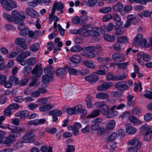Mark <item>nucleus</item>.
<instances>
[{"label":"nucleus","instance_id":"obj_3","mask_svg":"<svg viewBox=\"0 0 152 152\" xmlns=\"http://www.w3.org/2000/svg\"><path fill=\"white\" fill-rule=\"evenodd\" d=\"M129 143L131 146L128 148V152H136L140 150L141 143L138 139H132L129 142Z\"/></svg>","mask_w":152,"mask_h":152},{"label":"nucleus","instance_id":"obj_16","mask_svg":"<svg viewBox=\"0 0 152 152\" xmlns=\"http://www.w3.org/2000/svg\"><path fill=\"white\" fill-rule=\"evenodd\" d=\"M15 42L16 44L20 45L22 48L24 49H28L27 44L26 42L25 39L21 38H17L15 39Z\"/></svg>","mask_w":152,"mask_h":152},{"label":"nucleus","instance_id":"obj_7","mask_svg":"<svg viewBox=\"0 0 152 152\" xmlns=\"http://www.w3.org/2000/svg\"><path fill=\"white\" fill-rule=\"evenodd\" d=\"M44 71L46 75H43L42 76V81L45 83H48L50 79L52 77L53 71L52 69L48 67H45L44 68Z\"/></svg>","mask_w":152,"mask_h":152},{"label":"nucleus","instance_id":"obj_64","mask_svg":"<svg viewBox=\"0 0 152 152\" xmlns=\"http://www.w3.org/2000/svg\"><path fill=\"white\" fill-rule=\"evenodd\" d=\"M55 43L56 45L59 47H61L63 46V43L62 42L60 41V39L58 38H56L54 40Z\"/></svg>","mask_w":152,"mask_h":152},{"label":"nucleus","instance_id":"obj_18","mask_svg":"<svg viewBox=\"0 0 152 152\" xmlns=\"http://www.w3.org/2000/svg\"><path fill=\"white\" fill-rule=\"evenodd\" d=\"M29 112L26 110L22 111H19L16 113L15 114V117H19L21 118H24L27 117L29 115Z\"/></svg>","mask_w":152,"mask_h":152},{"label":"nucleus","instance_id":"obj_13","mask_svg":"<svg viewBox=\"0 0 152 152\" xmlns=\"http://www.w3.org/2000/svg\"><path fill=\"white\" fill-rule=\"evenodd\" d=\"M46 121L45 119H37L33 120H29L27 122L28 125H34L35 126H38L43 124Z\"/></svg>","mask_w":152,"mask_h":152},{"label":"nucleus","instance_id":"obj_2","mask_svg":"<svg viewBox=\"0 0 152 152\" xmlns=\"http://www.w3.org/2000/svg\"><path fill=\"white\" fill-rule=\"evenodd\" d=\"M140 132L144 137V140L148 141L149 139H152V126L145 124L142 125L140 128Z\"/></svg>","mask_w":152,"mask_h":152},{"label":"nucleus","instance_id":"obj_29","mask_svg":"<svg viewBox=\"0 0 152 152\" xmlns=\"http://www.w3.org/2000/svg\"><path fill=\"white\" fill-rule=\"evenodd\" d=\"M84 64L86 66L91 69L95 68L94 61L91 60H86L84 61Z\"/></svg>","mask_w":152,"mask_h":152},{"label":"nucleus","instance_id":"obj_48","mask_svg":"<svg viewBox=\"0 0 152 152\" xmlns=\"http://www.w3.org/2000/svg\"><path fill=\"white\" fill-rule=\"evenodd\" d=\"M7 80V77L6 75L0 73V84L3 85Z\"/></svg>","mask_w":152,"mask_h":152},{"label":"nucleus","instance_id":"obj_47","mask_svg":"<svg viewBox=\"0 0 152 152\" xmlns=\"http://www.w3.org/2000/svg\"><path fill=\"white\" fill-rule=\"evenodd\" d=\"M98 60L100 63L105 64H107L111 60L110 59L108 58H105L102 57L98 58Z\"/></svg>","mask_w":152,"mask_h":152},{"label":"nucleus","instance_id":"obj_59","mask_svg":"<svg viewBox=\"0 0 152 152\" xmlns=\"http://www.w3.org/2000/svg\"><path fill=\"white\" fill-rule=\"evenodd\" d=\"M97 1V0H88L87 4L89 6L93 7L96 4Z\"/></svg>","mask_w":152,"mask_h":152},{"label":"nucleus","instance_id":"obj_11","mask_svg":"<svg viewBox=\"0 0 152 152\" xmlns=\"http://www.w3.org/2000/svg\"><path fill=\"white\" fill-rule=\"evenodd\" d=\"M99 31L102 34L104 33V30L103 29L97 27H94L92 28V30L89 31V33L91 36L96 37L99 35Z\"/></svg>","mask_w":152,"mask_h":152},{"label":"nucleus","instance_id":"obj_56","mask_svg":"<svg viewBox=\"0 0 152 152\" xmlns=\"http://www.w3.org/2000/svg\"><path fill=\"white\" fill-rule=\"evenodd\" d=\"M128 62H125L122 63L117 64V66L119 68L124 69L128 65Z\"/></svg>","mask_w":152,"mask_h":152},{"label":"nucleus","instance_id":"obj_17","mask_svg":"<svg viewBox=\"0 0 152 152\" xmlns=\"http://www.w3.org/2000/svg\"><path fill=\"white\" fill-rule=\"evenodd\" d=\"M99 69L97 70L95 74L99 75H103L106 74V72L109 70L108 66L105 65H99Z\"/></svg>","mask_w":152,"mask_h":152},{"label":"nucleus","instance_id":"obj_4","mask_svg":"<svg viewBox=\"0 0 152 152\" xmlns=\"http://www.w3.org/2000/svg\"><path fill=\"white\" fill-rule=\"evenodd\" d=\"M95 46H90L86 47L83 49L81 55L86 57L93 58L95 56V54L93 53L95 50Z\"/></svg>","mask_w":152,"mask_h":152},{"label":"nucleus","instance_id":"obj_39","mask_svg":"<svg viewBox=\"0 0 152 152\" xmlns=\"http://www.w3.org/2000/svg\"><path fill=\"white\" fill-rule=\"evenodd\" d=\"M91 129L94 131H104V129L103 127H100L98 124H94L92 125L91 127Z\"/></svg>","mask_w":152,"mask_h":152},{"label":"nucleus","instance_id":"obj_57","mask_svg":"<svg viewBox=\"0 0 152 152\" xmlns=\"http://www.w3.org/2000/svg\"><path fill=\"white\" fill-rule=\"evenodd\" d=\"M126 77L127 75L125 73L118 75H116V80H121L124 79L126 78Z\"/></svg>","mask_w":152,"mask_h":152},{"label":"nucleus","instance_id":"obj_19","mask_svg":"<svg viewBox=\"0 0 152 152\" xmlns=\"http://www.w3.org/2000/svg\"><path fill=\"white\" fill-rule=\"evenodd\" d=\"M42 70L41 67L36 65L31 71L32 73L36 77H40L42 74Z\"/></svg>","mask_w":152,"mask_h":152},{"label":"nucleus","instance_id":"obj_15","mask_svg":"<svg viewBox=\"0 0 152 152\" xmlns=\"http://www.w3.org/2000/svg\"><path fill=\"white\" fill-rule=\"evenodd\" d=\"M81 107V105H78L73 108L67 109L66 112L69 115L76 114L78 113Z\"/></svg>","mask_w":152,"mask_h":152},{"label":"nucleus","instance_id":"obj_50","mask_svg":"<svg viewBox=\"0 0 152 152\" xmlns=\"http://www.w3.org/2000/svg\"><path fill=\"white\" fill-rule=\"evenodd\" d=\"M39 45L38 43H36L32 45L30 48L31 50L35 51L38 50L39 48Z\"/></svg>","mask_w":152,"mask_h":152},{"label":"nucleus","instance_id":"obj_20","mask_svg":"<svg viewBox=\"0 0 152 152\" xmlns=\"http://www.w3.org/2000/svg\"><path fill=\"white\" fill-rule=\"evenodd\" d=\"M113 84L111 82L104 83L101 86H98L97 89L99 91H104L108 89Z\"/></svg>","mask_w":152,"mask_h":152},{"label":"nucleus","instance_id":"obj_43","mask_svg":"<svg viewBox=\"0 0 152 152\" xmlns=\"http://www.w3.org/2000/svg\"><path fill=\"white\" fill-rule=\"evenodd\" d=\"M48 101V99L45 97L41 98L39 99L37 101V102L40 105H42L46 104Z\"/></svg>","mask_w":152,"mask_h":152},{"label":"nucleus","instance_id":"obj_33","mask_svg":"<svg viewBox=\"0 0 152 152\" xmlns=\"http://www.w3.org/2000/svg\"><path fill=\"white\" fill-rule=\"evenodd\" d=\"M66 69L70 75H77L80 73L79 71L72 68L67 67Z\"/></svg>","mask_w":152,"mask_h":152},{"label":"nucleus","instance_id":"obj_23","mask_svg":"<svg viewBox=\"0 0 152 152\" xmlns=\"http://www.w3.org/2000/svg\"><path fill=\"white\" fill-rule=\"evenodd\" d=\"M115 87L121 91H125L129 88V86L128 85L121 82L116 83L115 85Z\"/></svg>","mask_w":152,"mask_h":152},{"label":"nucleus","instance_id":"obj_52","mask_svg":"<svg viewBox=\"0 0 152 152\" xmlns=\"http://www.w3.org/2000/svg\"><path fill=\"white\" fill-rule=\"evenodd\" d=\"M112 9L110 7H104L100 10V11L103 13H107L110 12Z\"/></svg>","mask_w":152,"mask_h":152},{"label":"nucleus","instance_id":"obj_14","mask_svg":"<svg viewBox=\"0 0 152 152\" xmlns=\"http://www.w3.org/2000/svg\"><path fill=\"white\" fill-rule=\"evenodd\" d=\"M12 17L13 18L14 21L18 22L19 20H24L25 17L21 15L20 13L17 11L13 10L12 12Z\"/></svg>","mask_w":152,"mask_h":152},{"label":"nucleus","instance_id":"obj_12","mask_svg":"<svg viewBox=\"0 0 152 152\" xmlns=\"http://www.w3.org/2000/svg\"><path fill=\"white\" fill-rule=\"evenodd\" d=\"M46 121L45 119H37L33 120H29L27 122L28 125H34L35 126H38L43 124Z\"/></svg>","mask_w":152,"mask_h":152},{"label":"nucleus","instance_id":"obj_28","mask_svg":"<svg viewBox=\"0 0 152 152\" xmlns=\"http://www.w3.org/2000/svg\"><path fill=\"white\" fill-rule=\"evenodd\" d=\"M96 97L97 99H103L107 98L109 97V95L106 93L101 92L97 94H96Z\"/></svg>","mask_w":152,"mask_h":152},{"label":"nucleus","instance_id":"obj_60","mask_svg":"<svg viewBox=\"0 0 152 152\" xmlns=\"http://www.w3.org/2000/svg\"><path fill=\"white\" fill-rule=\"evenodd\" d=\"M45 130L51 134L55 133L56 131V129L54 128H47Z\"/></svg>","mask_w":152,"mask_h":152},{"label":"nucleus","instance_id":"obj_9","mask_svg":"<svg viewBox=\"0 0 152 152\" xmlns=\"http://www.w3.org/2000/svg\"><path fill=\"white\" fill-rule=\"evenodd\" d=\"M2 5L5 10L7 11H10L13 8H15L17 7L15 2L11 0H4L2 3Z\"/></svg>","mask_w":152,"mask_h":152},{"label":"nucleus","instance_id":"obj_55","mask_svg":"<svg viewBox=\"0 0 152 152\" xmlns=\"http://www.w3.org/2000/svg\"><path fill=\"white\" fill-rule=\"evenodd\" d=\"M14 141L13 139H12L8 137L5 139L4 141V143L7 145H10Z\"/></svg>","mask_w":152,"mask_h":152},{"label":"nucleus","instance_id":"obj_45","mask_svg":"<svg viewBox=\"0 0 152 152\" xmlns=\"http://www.w3.org/2000/svg\"><path fill=\"white\" fill-rule=\"evenodd\" d=\"M90 98L91 96H88L86 99V102L87 106L88 108H91L92 107V104L91 103Z\"/></svg>","mask_w":152,"mask_h":152},{"label":"nucleus","instance_id":"obj_34","mask_svg":"<svg viewBox=\"0 0 152 152\" xmlns=\"http://www.w3.org/2000/svg\"><path fill=\"white\" fill-rule=\"evenodd\" d=\"M8 81L10 82L12 85H16L18 83L19 80L17 77L11 76L9 78Z\"/></svg>","mask_w":152,"mask_h":152},{"label":"nucleus","instance_id":"obj_62","mask_svg":"<svg viewBox=\"0 0 152 152\" xmlns=\"http://www.w3.org/2000/svg\"><path fill=\"white\" fill-rule=\"evenodd\" d=\"M112 18L110 14H109L104 16L102 18V20L104 22H107L110 20Z\"/></svg>","mask_w":152,"mask_h":152},{"label":"nucleus","instance_id":"obj_36","mask_svg":"<svg viewBox=\"0 0 152 152\" xmlns=\"http://www.w3.org/2000/svg\"><path fill=\"white\" fill-rule=\"evenodd\" d=\"M53 7L58 11L61 10L64 7L63 4L60 2L55 3Z\"/></svg>","mask_w":152,"mask_h":152},{"label":"nucleus","instance_id":"obj_51","mask_svg":"<svg viewBox=\"0 0 152 152\" xmlns=\"http://www.w3.org/2000/svg\"><path fill=\"white\" fill-rule=\"evenodd\" d=\"M35 63L36 59L33 57L30 58L26 61V64L31 66L34 64Z\"/></svg>","mask_w":152,"mask_h":152},{"label":"nucleus","instance_id":"obj_41","mask_svg":"<svg viewBox=\"0 0 152 152\" xmlns=\"http://www.w3.org/2000/svg\"><path fill=\"white\" fill-rule=\"evenodd\" d=\"M66 69L61 68L56 70V74L58 76H61L64 75L66 73Z\"/></svg>","mask_w":152,"mask_h":152},{"label":"nucleus","instance_id":"obj_30","mask_svg":"<svg viewBox=\"0 0 152 152\" xmlns=\"http://www.w3.org/2000/svg\"><path fill=\"white\" fill-rule=\"evenodd\" d=\"M53 107L52 104H47L40 107L39 109L41 111L45 112L51 109Z\"/></svg>","mask_w":152,"mask_h":152},{"label":"nucleus","instance_id":"obj_54","mask_svg":"<svg viewBox=\"0 0 152 152\" xmlns=\"http://www.w3.org/2000/svg\"><path fill=\"white\" fill-rule=\"evenodd\" d=\"M8 108L11 110H12L18 109L19 107L18 104L17 103H13L8 106Z\"/></svg>","mask_w":152,"mask_h":152},{"label":"nucleus","instance_id":"obj_1","mask_svg":"<svg viewBox=\"0 0 152 152\" xmlns=\"http://www.w3.org/2000/svg\"><path fill=\"white\" fill-rule=\"evenodd\" d=\"M95 106L99 110H96L92 111L91 113L88 115L87 116V118H94L98 116L100 114L101 112L102 114H106L109 109V107L103 102H98L94 104Z\"/></svg>","mask_w":152,"mask_h":152},{"label":"nucleus","instance_id":"obj_31","mask_svg":"<svg viewBox=\"0 0 152 152\" xmlns=\"http://www.w3.org/2000/svg\"><path fill=\"white\" fill-rule=\"evenodd\" d=\"M126 131L128 134H133L136 133L137 129L135 127L131 126H129L126 128Z\"/></svg>","mask_w":152,"mask_h":152},{"label":"nucleus","instance_id":"obj_21","mask_svg":"<svg viewBox=\"0 0 152 152\" xmlns=\"http://www.w3.org/2000/svg\"><path fill=\"white\" fill-rule=\"evenodd\" d=\"M26 12L31 17L36 18L39 15V13L33 9H27Z\"/></svg>","mask_w":152,"mask_h":152},{"label":"nucleus","instance_id":"obj_5","mask_svg":"<svg viewBox=\"0 0 152 152\" xmlns=\"http://www.w3.org/2000/svg\"><path fill=\"white\" fill-rule=\"evenodd\" d=\"M151 59L150 55L143 52H141L138 54L137 60V62L141 65H144L145 63L142 60L145 61H149Z\"/></svg>","mask_w":152,"mask_h":152},{"label":"nucleus","instance_id":"obj_22","mask_svg":"<svg viewBox=\"0 0 152 152\" xmlns=\"http://www.w3.org/2000/svg\"><path fill=\"white\" fill-rule=\"evenodd\" d=\"M31 53L30 51L23 52L20 54L16 58L17 61H20L21 59H23L30 55Z\"/></svg>","mask_w":152,"mask_h":152},{"label":"nucleus","instance_id":"obj_27","mask_svg":"<svg viewBox=\"0 0 152 152\" xmlns=\"http://www.w3.org/2000/svg\"><path fill=\"white\" fill-rule=\"evenodd\" d=\"M70 61L73 63L75 64L79 63L81 60V58L80 56L78 55H73L70 58Z\"/></svg>","mask_w":152,"mask_h":152},{"label":"nucleus","instance_id":"obj_35","mask_svg":"<svg viewBox=\"0 0 152 152\" xmlns=\"http://www.w3.org/2000/svg\"><path fill=\"white\" fill-rule=\"evenodd\" d=\"M116 124L115 121L111 120L106 125V128L107 130H112L115 127Z\"/></svg>","mask_w":152,"mask_h":152},{"label":"nucleus","instance_id":"obj_6","mask_svg":"<svg viewBox=\"0 0 152 152\" xmlns=\"http://www.w3.org/2000/svg\"><path fill=\"white\" fill-rule=\"evenodd\" d=\"M142 39V36L141 34H139L137 35L134 39L132 43L133 45H138L140 47L143 46L147 47H149V45L147 46L146 45V40L145 39Z\"/></svg>","mask_w":152,"mask_h":152},{"label":"nucleus","instance_id":"obj_49","mask_svg":"<svg viewBox=\"0 0 152 152\" xmlns=\"http://www.w3.org/2000/svg\"><path fill=\"white\" fill-rule=\"evenodd\" d=\"M151 12L147 10H144L142 12V14L139 13L138 15L141 18H142L144 16V17H147L149 16L150 17Z\"/></svg>","mask_w":152,"mask_h":152},{"label":"nucleus","instance_id":"obj_25","mask_svg":"<svg viewBox=\"0 0 152 152\" xmlns=\"http://www.w3.org/2000/svg\"><path fill=\"white\" fill-rule=\"evenodd\" d=\"M113 18L114 20L116 21L115 24L116 25L121 26L123 24V22L121 20V18L118 14L116 13L114 14Z\"/></svg>","mask_w":152,"mask_h":152},{"label":"nucleus","instance_id":"obj_53","mask_svg":"<svg viewBox=\"0 0 152 152\" xmlns=\"http://www.w3.org/2000/svg\"><path fill=\"white\" fill-rule=\"evenodd\" d=\"M17 23L18 25H19L18 27V29L20 31L25 28L24 26V23L22 20H19V21Z\"/></svg>","mask_w":152,"mask_h":152},{"label":"nucleus","instance_id":"obj_32","mask_svg":"<svg viewBox=\"0 0 152 152\" xmlns=\"http://www.w3.org/2000/svg\"><path fill=\"white\" fill-rule=\"evenodd\" d=\"M116 106L114 105L112 106L111 108V111L112 113H111V115H110L108 114L107 115V118H110L115 116H116L118 114V112L116 110H115V109L116 108Z\"/></svg>","mask_w":152,"mask_h":152},{"label":"nucleus","instance_id":"obj_63","mask_svg":"<svg viewBox=\"0 0 152 152\" xmlns=\"http://www.w3.org/2000/svg\"><path fill=\"white\" fill-rule=\"evenodd\" d=\"M14 101L17 102H22L24 101V98L21 96H18L14 98Z\"/></svg>","mask_w":152,"mask_h":152},{"label":"nucleus","instance_id":"obj_44","mask_svg":"<svg viewBox=\"0 0 152 152\" xmlns=\"http://www.w3.org/2000/svg\"><path fill=\"white\" fill-rule=\"evenodd\" d=\"M123 7V4L120 3H118L117 4L115 5L113 7V10L116 12H118L120 10L122 9Z\"/></svg>","mask_w":152,"mask_h":152},{"label":"nucleus","instance_id":"obj_8","mask_svg":"<svg viewBox=\"0 0 152 152\" xmlns=\"http://www.w3.org/2000/svg\"><path fill=\"white\" fill-rule=\"evenodd\" d=\"M44 71L46 75H43L42 76V81L45 83H48L50 79L52 77L53 71L52 69L48 67H45L44 68Z\"/></svg>","mask_w":152,"mask_h":152},{"label":"nucleus","instance_id":"obj_42","mask_svg":"<svg viewBox=\"0 0 152 152\" xmlns=\"http://www.w3.org/2000/svg\"><path fill=\"white\" fill-rule=\"evenodd\" d=\"M117 42L126 43L128 42V40L127 37L125 36H120L118 37L117 39Z\"/></svg>","mask_w":152,"mask_h":152},{"label":"nucleus","instance_id":"obj_10","mask_svg":"<svg viewBox=\"0 0 152 152\" xmlns=\"http://www.w3.org/2000/svg\"><path fill=\"white\" fill-rule=\"evenodd\" d=\"M34 136V133L32 132L28 133L24 135L22 142L24 143L31 142L34 140L33 137Z\"/></svg>","mask_w":152,"mask_h":152},{"label":"nucleus","instance_id":"obj_40","mask_svg":"<svg viewBox=\"0 0 152 152\" xmlns=\"http://www.w3.org/2000/svg\"><path fill=\"white\" fill-rule=\"evenodd\" d=\"M82 50H83L82 48L78 45L73 46L70 49V51L72 52H79Z\"/></svg>","mask_w":152,"mask_h":152},{"label":"nucleus","instance_id":"obj_24","mask_svg":"<svg viewBox=\"0 0 152 152\" xmlns=\"http://www.w3.org/2000/svg\"><path fill=\"white\" fill-rule=\"evenodd\" d=\"M99 77L97 75H96L95 74H93L86 77L85 78V80L88 81L93 82L96 81L99 79Z\"/></svg>","mask_w":152,"mask_h":152},{"label":"nucleus","instance_id":"obj_58","mask_svg":"<svg viewBox=\"0 0 152 152\" xmlns=\"http://www.w3.org/2000/svg\"><path fill=\"white\" fill-rule=\"evenodd\" d=\"M106 79L107 80H115L116 79V75L113 76L112 74L108 73L106 76Z\"/></svg>","mask_w":152,"mask_h":152},{"label":"nucleus","instance_id":"obj_26","mask_svg":"<svg viewBox=\"0 0 152 152\" xmlns=\"http://www.w3.org/2000/svg\"><path fill=\"white\" fill-rule=\"evenodd\" d=\"M130 121L134 124H135L137 125H140L142 124V121L141 120L137 118L135 116H131L129 117Z\"/></svg>","mask_w":152,"mask_h":152},{"label":"nucleus","instance_id":"obj_46","mask_svg":"<svg viewBox=\"0 0 152 152\" xmlns=\"http://www.w3.org/2000/svg\"><path fill=\"white\" fill-rule=\"evenodd\" d=\"M3 17L9 21L12 22L14 21V19L12 17L7 13H4L3 14Z\"/></svg>","mask_w":152,"mask_h":152},{"label":"nucleus","instance_id":"obj_38","mask_svg":"<svg viewBox=\"0 0 152 152\" xmlns=\"http://www.w3.org/2000/svg\"><path fill=\"white\" fill-rule=\"evenodd\" d=\"M103 38L105 40L111 42L114 41L115 39V37L113 36H110L107 34H104Z\"/></svg>","mask_w":152,"mask_h":152},{"label":"nucleus","instance_id":"obj_37","mask_svg":"<svg viewBox=\"0 0 152 152\" xmlns=\"http://www.w3.org/2000/svg\"><path fill=\"white\" fill-rule=\"evenodd\" d=\"M49 114L50 115H55L59 117L62 115V112L59 110H53L49 111Z\"/></svg>","mask_w":152,"mask_h":152},{"label":"nucleus","instance_id":"obj_61","mask_svg":"<svg viewBox=\"0 0 152 152\" xmlns=\"http://www.w3.org/2000/svg\"><path fill=\"white\" fill-rule=\"evenodd\" d=\"M144 118L146 121L148 122L152 118V114L149 113H147L145 115Z\"/></svg>","mask_w":152,"mask_h":152}]
</instances>
